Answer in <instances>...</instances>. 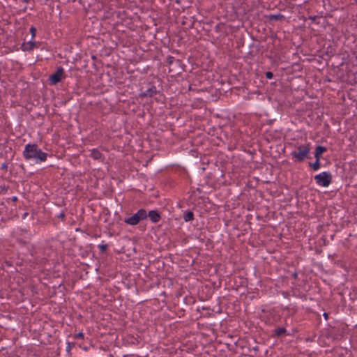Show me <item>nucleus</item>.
I'll list each match as a JSON object with an SVG mask.
<instances>
[{"label":"nucleus","mask_w":357,"mask_h":357,"mask_svg":"<svg viewBox=\"0 0 357 357\" xmlns=\"http://www.w3.org/2000/svg\"><path fill=\"white\" fill-rule=\"evenodd\" d=\"M23 155L26 160L36 159L39 162L45 161L47 156V154L38 149L36 144H27L25 146Z\"/></svg>","instance_id":"nucleus-1"},{"label":"nucleus","mask_w":357,"mask_h":357,"mask_svg":"<svg viewBox=\"0 0 357 357\" xmlns=\"http://www.w3.org/2000/svg\"><path fill=\"white\" fill-rule=\"evenodd\" d=\"M297 150L292 152L293 158L297 162H303L306 158H308L310 150V144L299 146Z\"/></svg>","instance_id":"nucleus-2"},{"label":"nucleus","mask_w":357,"mask_h":357,"mask_svg":"<svg viewBox=\"0 0 357 357\" xmlns=\"http://www.w3.org/2000/svg\"><path fill=\"white\" fill-rule=\"evenodd\" d=\"M147 217L146 211L144 208L139 209L135 214L133 215L126 218L124 222L130 225H136L141 220L146 219Z\"/></svg>","instance_id":"nucleus-3"},{"label":"nucleus","mask_w":357,"mask_h":357,"mask_svg":"<svg viewBox=\"0 0 357 357\" xmlns=\"http://www.w3.org/2000/svg\"><path fill=\"white\" fill-rule=\"evenodd\" d=\"M316 183L323 187H328L332 182V175L326 172H324L314 176Z\"/></svg>","instance_id":"nucleus-4"},{"label":"nucleus","mask_w":357,"mask_h":357,"mask_svg":"<svg viewBox=\"0 0 357 357\" xmlns=\"http://www.w3.org/2000/svg\"><path fill=\"white\" fill-rule=\"evenodd\" d=\"M64 73L62 67H58L56 71L50 76V80L52 84H56L61 80V77Z\"/></svg>","instance_id":"nucleus-5"},{"label":"nucleus","mask_w":357,"mask_h":357,"mask_svg":"<svg viewBox=\"0 0 357 357\" xmlns=\"http://www.w3.org/2000/svg\"><path fill=\"white\" fill-rule=\"evenodd\" d=\"M148 215L153 222H158L160 220V215L158 211H150Z\"/></svg>","instance_id":"nucleus-6"},{"label":"nucleus","mask_w":357,"mask_h":357,"mask_svg":"<svg viewBox=\"0 0 357 357\" xmlns=\"http://www.w3.org/2000/svg\"><path fill=\"white\" fill-rule=\"evenodd\" d=\"M326 151V148L321 146H317L315 149L314 157L316 159L320 160L323 153Z\"/></svg>","instance_id":"nucleus-7"},{"label":"nucleus","mask_w":357,"mask_h":357,"mask_svg":"<svg viewBox=\"0 0 357 357\" xmlns=\"http://www.w3.org/2000/svg\"><path fill=\"white\" fill-rule=\"evenodd\" d=\"M156 93H157V91H156L155 87L153 86V87L149 89L148 90H146L145 92H142L140 93V96H142V97H147V96L151 97L154 94H155Z\"/></svg>","instance_id":"nucleus-8"},{"label":"nucleus","mask_w":357,"mask_h":357,"mask_svg":"<svg viewBox=\"0 0 357 357\" xmlns=\"http://www.w3.org/2000/svg\"><path fill=\"white\" fill-rule=\"evenodd\" d=\"M274 333L278 337H282L286 335L287 331L283 327H278L274 330Z\"/></svg>","instance_id":"nucleus-9"},{"label":"nucleus","mask_w":357,"mask_h":357,"mask_svg":"<svg viewBox=\"0 0 357 357\" xmlns=\"http://www.w3.org/2000/svg\"><path fill=\"white\" fill-rule=\"evenodd\" d=\"M36 43L35 42H30L28 43H23L22 48L24 51H31L35 47Z\"/></svg>","instance_id":"nucleus-10"},{"label":"nucleus","mask_w":357,"mask_h":357,"mask_svg":"<svg viewBox=\"0 0 357 357\" xmlns=\"http://www.w3.org/2000/svg\"><path fill=\"white\" fill-rule=\"evenodd\" d=\"M284 18V15L281 14L278 15H270L268 16V19L270 21H277V20H282Z\"/></svg>","instance_id":"nucleus-11"},{"label":"nucleus","mask_w":357,"mask_h":357,"mask_svg":"<svg viewBox=\"0 0 357 357\" xmlns=\"http://www.w3.org/2000/svg\"><path fill=\"white\" fill-rule=\"evenodd\" d=\"M310 166L314 169L317 170L321 167L320 160L316 159L314 163H310Z\"/></svg>","instance_id":"nucleus-12"},{"label":"nucleus","mask_w":357,"mask_h":357,"mask_svg":"<svg viewBox=\"0 0 357 357\" xmlns=\"http://www.w3.org/2000/svg\"><path fill=\"white\" fill-rule=\"evenodd\" d=\"M91 157L93 158H94L96 160H98V159H100L101 158L102 155H101L100 151H98V150L93 149L91 151Z\"/></svg>","instance_id":"nucleus-13"},{"label":"nucleus","mask_w":357,"mask_h":357,"mask_svg":"<svg viewBox=\"0 0 357 357\" xmlns=\"http://www.w3.org/2000/svg\"><path fill=\"white\" fill-rule=\"evenodd\" d=\"M193 218H194V214L192 211H188L185 215H184V220L185 221H190V220H193Z\"/></svg>","instance_id":"nucleus-14"},{"label":"nucleus","mask_w":357,"mask_h":357,"mask_svg":"<svg viewBox=\"0 0 357 357\" xmlns=\"http://www.w3.org/2000/svg\"><path fill=\"white\" fill-rule=\"evenodd\" d=\"M174 61L178 63L179 60L174 59V58L173 56H169L167 59V62L168 65H169V66L172 65Z\"/></svg>","instance_id":"nucleus-15"},{"label":"nucleus","mask_w":357,"mask_h":357,"mask_svg":"<svg viewBox=\"0 0 357 357\" xmlns=\"http://www.w3.org/2000/svg\"><path fill=\"white\" fill-rule=\"evenodd\" d=\"M99 248H100L101 252H105L107 249V244H101L99 245Z\"/></svg>","instance_id":"nucleus-16"},{"label":"nucleus","mask_w":357,"mask_h":357,"mask_svg":"<svg viewBox=\"0 0 357 357\" xmlns=\"http://www.w3.org/2000/svg\"><path fill=\"white\" fill-rule=\"evenodd\" d=\"M74 345H75V344H74V343L68 342V344H67V347H66V351H67L68 354H70L71 348H72V347H73Z\"/></svg>","instance_id":"nucleus-17"},{"label":"nucleus","mask_w":357,"mask_h":357,"mask_svg":"<svg viewBox=\"0 0 357 357\" xmlns=\"http://www.w3.org/2000/svg\"><path fill=\"white\" fill-rule=\"evenodd\" d=\"M30 31L31 33V35H32V37H34L35 35H36V29L33 26L31 27L30 29Z\"/></svg>","instance_id":"nucleus-18"},{"label":"nucleus","mask_w":357,"mask_h":357,"mask_svg":"<svg viewBox=\"0 0 357 357\" xmlns=\"http://www.w3.org/2000/svg\"><path fill=\"white\" fill-rule=\"evenodd\" d=\"M266 77L268 79H271L273 77V74L271 72L268 71V72L266 73Z\"/></svg>","instance_id":"nucleus-19"},{"label":"nucleus","mask_w":357,"mask_h":357,"mask_svg":"<svg viewBox=\"0 0 357 357\" xmlns=\"http://www.w3.org/2000/svg\"><path fill=\"white\" fill-rule=\"evenodd\" d=\"M84 337V334L82 333H79L76 335V337L77 338H82Z\"/></svg>","instance_id":"nucleus-20"},{"label":"nucleus","mask_w":357,"mask_h":357,"mask_svg":"<svg viewBox=\"0 0 357 357\" xmlns=\"http://www.w3.org/2000/svg\"><path fill=\"white\" fill-rule=\"evenodd\" d=\"M58 217H59V218H61V219L63 220V219L64 218V217H65V215H64V213H60V214L59 215V216H58Z\"/></svg>","instance_id":"nucleus-21"},{"label":"nucleus","mask_w":357,"mask_h":357,"mask_svg":"<svg viewBox=\"0 0 357 357\" xmlns=\"http://www.w3.org/2000/svg\"><path fill=\"white\" fill-rule=\"evenodd\" d=\"M1 169H7V165L6 164H3L2 166H1Z\"/></svg>","instance_id":"nucleus-22"},{"label":"nucleus","mask_w":357,"mask_h":357,"mask_svg":"<svg viewBox=\"0 0 357 357\" xmlns=\"http://www.w3.org/2000/svg\"><path fill=\"white\" fill-rule=\"evenodd\" d=\"M12 200H13V202H16V201L17 200V197H13L12 198Z\"/></svg>","instance_id":"nucleus-23"},{"label":"nucleus","mask_w":357,"mask_h":357,"mask_svg":"<svg viewBox=\"0 0 357 357\" xmlns=\"http://www.w3.org/2000/svg\"><path fill=\"white\" fill-rule=\"evenodd\" d=\"M324 317H325L326 319H327V318H328V314H327V313H326V312H325V313L324 314Z\"/></svg>","instance_id":"nucleus-24"},{"label":"nucleus","mask_w":357,"mask_h":357,"mask_svg":"<svg viewBox=\"0 0 357 357\" xmlns=\"http://www.w3.org/2000/svg\"><path fill=\"white\" fill-rule=\"evenodd\" d=\"M22 1L25 2V3H27V2H29V0H22Z\"/></svg>","instance_id":"nucleus-25"},{"label":"nucleus","mask_w":357,"mask_h":357,"mask_svg":"<svg viewBox=\"0 0 357 357\" xmlns=\"http://www.w3.org/2000/svg\"><path fill=\"white\" fill-rule=\"evenodd\" d=\"M296 276H297V273H295L294 274V277H295V278H296Z\"/></svg>","instance_id":"nucleus-26"}]
</instances>
